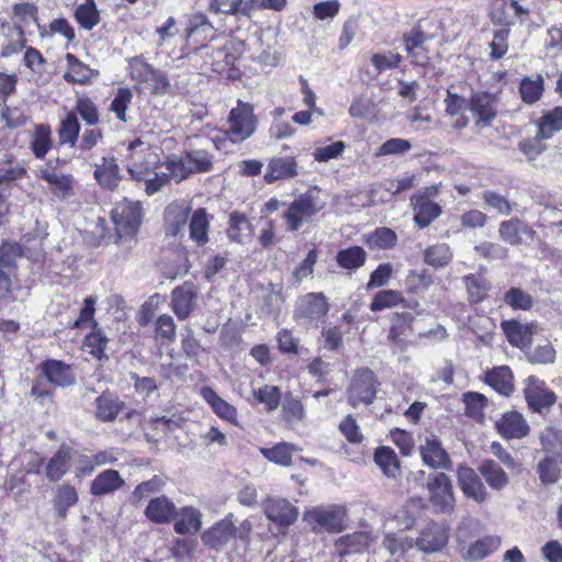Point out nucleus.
<instances>
[{"mask_svg": "<svg viewBox=\"0 0 562 562\" xmlns=\"http://www.w3.org/2000/svg\"><path fill=\"white\" fill-rule=\"evenodd\" d=\"M325 206L319 190L314 187L300 194L283 214L289 231L295 232L304 222L316 215Z\"/></svg>", "mask_w": 562, "mask_h": 562, "instance_id": "nucleus-1", "label": "nucleus"}, {"mask_svg": "<svg viewBox=\"0 0 562 562\" xmlns=\"http://www.w3.org/2000/svg\"><path fill=\"white\" fill-rule=\"evenodd\" d=\"M303 519L314 531L336 533L346 528L347 508L337 504L315 506L304 512Z\"/></svg>", "mask_w": 562, "mask_h": 562, "instance_id": "nucleus-2", "label": "nucleus"}, {"mask_svg": "<svg viewBox=\"0 0 562 562\" xmlns=\"http://www.w3.org/2000/svg\"><path fill=\"white\" fill-rule=\"evenodd\" d=\"M347 393L348 402L352 407H357L359 404H371L376 394V380L373 371L358 369L350 381Z\"/></svg>", "mask_w": 562, "mask_h": 562, "instance_id": "nucleus-3", "label": "nucleus"}, {"mask_svg": "<svg viewBox=\"0 0 562 562\" xmlns=\"http://www.w3.org/2000/svg\"><path fill=\"white\" fill-rule=\"evenodd\" d=\"M142 217V205L138 201L123 200L112 211V220L120 238L134 236Z\"/></svg>", "mask_w": 562, "mask_h": 562, "instance_id": "nucleus-4", "label": "nucleus"}, {"mask_svg": "<svg viewBox=\"0 0 562 562\" xmlns=\"http://www.w3.org/2000/svg\"><path fill=\"white\" fill-rule=\"evenodd\" d=\"M143 145V142L136 139L128 146L131 154L128 156L126 167L131 177L136 181L143 180L146 176H151L158 165L157 155L148 147L145 150H137V147Z\"/></svg>", "mask_w": 562, "mask_h": 562, "instance_id": "nucleus-5", "label": "nucleus"}, {"mask_svg": "<svg viewBox=\"0 0 562 562\" xmlns=\"http://www.w3.org/2000/svg\"><path fill=\"white\" fill-rule=\"evenodd\" d=\"M525 384L524 394L531 411L542 413L555 403L557 395L547 387L544 381L536 376H528Z\"/></svg>", "mask_w": 562, "mask_h": 562, "instance_id": "nucleus-6", "label": "nucleus"}, {"mask_svg": "<svg viewBox=\"0 0 562 562\" xmlns=\"http://www.w3.org/2000/svg\"><path fill=\"white\" fill-rule=\"evenodd\" d=\"M430 502L440 512H448L454 505L451 480L445 473H438L429 477L427 482Z\"/></svg>", "mask_w": 562, "mask_h": 562, "instance_id": "nucleus-7", "label": "nucleus"}, {"mask_svg": "<svg viewBox=\"0 0 562 562\" xmlns=\"http://www.w3.org/2000/svg\"><path fill=\"white\" fill-rule=\"evenodd\" d=\"M459 486L465 497L477 504L486 502L488 492L476 472L468 465H459L457 469Z\"/></svg>", "mask_w": 562, "mask_h": 562, "instance_id": "nucleus-8", "label": "nucleus"}, {"mask_svg": "<svg viewBox=\"0 0 562 562\" xmlns=\"http://www.w3.org/2000/svg\"><path fill=\"white\" fill-rule=\"evenodd\" d=\"M419 452L424 464L431 469L448 470L451 468L449 454L435 435L426 436L424 442L419 446Z\"/></svg>", "mask_w": 562, "mask_h": 562, "instance_id": "nucleus-9", "label": "nucleus"}, {"mask_svg": "<svg viewBox=\"0 0 562 562\" xmlns=\"http://www.w3.org/2000/svg\"><path fill=\"white\" fill-rule=\"evenodd\" d=\"M246 109L241 101H238V106L233 109L227 120V126L224 132V137L218 138L216 146L225 147L226 142L232 144H239L246 138Z\"/></svg>", "mask_w": 562, "mask_h": 562, "instance_id": "nucleus-10", "label": "nucleus"}, {"mask_svg": "<svg viewBox=\"0 0 562 562\" xmlns=\"http://www.w3.org/2000/svg\"><path fill=\"white\" fill-rule=\"evenodd\" d=\"M448 539L449 532L443 525L430 522L422 530L415 543L423 552H437L446 547Z\"/></svg>", "mask_w": 562, "mask_h": 562, "instance_id": "nucleus-11", "label": "nucleus"}, {"mask_svg": "<svg viewBox=\"0 0 562 562\" xmlns=\"http://www.w3.org/2000/svg\"><path fill=\"white\" fill-rule=\"evenodd\" d=\"M501 327L508 342L520 350L529 349L532 344V337L536 326L533 324H522L518 321H503Z\"/></svg>", "mask_w": 562, "mask_h": 562, "instance_id": "nucleus-12", "label": "nucleus"}, {"mask_svg": "<svg viewBox=\"0 0 562 562\" xmlns=\"http://www.w3.org/2000/svg\"><path fill=\"white\" fill-rule=\"evenodd\" d=\"M375 540L371 531H356L338 538L335 549L339 555L356 554L366 551Z\"/></svg>", "mask_w": 562, "mask_h": 562, "instance_id": "nucleus-13", "label": "nucleus"}, {"mask_svg": "<svg viewBox=\"0 0 562 562\" xmlns=\"http://www.w3.org/2000/svg\"><path fill=\"white\" fill-rule=\"evenodd\" d=\"M499 237L512 246L520 245L532 240L536 231L519 220H508L499 224Z\"/></svg>", "mask_w": 562, "mask_h": 562, "instance_id": "nucleus-14", "label": "nucleus"}, {"mask_svg": "<svg viewBox=\"0 0 562 562\" xmlns=\"http://www.w3.org/2000/svg\"><path fill=\"white\" fill-rule=\"evenodd\" d=\"M265 513L269 520L279 526L292 525L299 516L297 508L282 498H269L265 505Z\"/></svg>", "mask_w": 562, "mask_h": 562, "instance_id": "nucleus-15", "label": "nucleus"}, {"mask_svg": "<svg viewBox=\"0 0 562 562\" xmlns=\"http://www.w3.org/2000/svg\"><path fill=\"white\" fill-rule=\"evenodd\" d=\"M411 205L414 210V222L420 228L429 226L442 213L441 206L425 195H413Z\"/></svg>", "mask_w": 562, "mask_h": 562, "instance_id": "nucleus-16", "label": "nucleus"}, {"mask_svg": "<svg viewBox=\"0 0 562 562\" xmlns=\"http://www.w3.org/2000/svg\"><path fill=\"white\" fill-rule=\"evenodd\" d=\"M43 375L50 384L59 387H66L75 384V374L69 364L59 360H46L40 364Z\"/></svg>", "mask_w": 562, "mask_h": 562, "instance_id": "nucleus-17", "label": "nucleus"}, {"mask_svg": "<svg viewBox=\"0 0 562 562\" xmlns=\"http://www.w3.org/2000/svg\"><path fill=\"white\" fill-rule=\"evenodd\" d=\"M495 98L485 92L472 94L469 109L476 117V124L487 126L496 116Z\"/></svg>", "mask_w": 562, "mask_h": 562, "instance_id": "nucleus-18", "label": "nucleus"}, {"mask_svg": "<svg viewBox=\"0 0 562 562\" xmlns=\"http://www.w3.org/2000/svg\"><path fill=\"white\" fill-rule=\"evenodd\" d=\"M498 432L506 439L524 438L529 432V425L517 412L505 413L496 423Z\"/></svg>", "mask_w": 562, "mask_h": 562, "instance_id": "nucleus-19", "label": "nucleus"}, {"mask_svg": "<svg viewBox=\"0 0 562 562\" xmlns=\"http://www.w3.org/2000/svg\"><path fill=\"white\" fill-rule=\"evenodd\" d=\"M190 207L184 202H173L165 210V231L167 236L176 237L183 231Z\"/></svg>", "mask_w": 562, "mask_h": 562, "instance_id": "nucleus-20", "label": "nucleus"}, {"mask_svg": "<svg viewBox=\"0 0 562 562\" xmlns=\"http://www.w3.org/2000/svg\"><path fill=\"white\" fill-rule=\"evenodd\" d=\"M79 501L75 486L64 483L54 488L52 504L58 520L67 517L69 508L74 507Z\"/></svg>", "mask_w": 562, "mask_h": 562, "instance_id": "nucleus-21", "label": "nucleus"}, {"mask_svg": "<svg viewBox=\"0 0 562 562\" xmlns=\"http://www.w3.org/2000/svg\"><path fill=\"white\" fill-rule=\"evenodd\" d=\"M145 516L155 524H167L177 517L176 505L166 496L149 501Z\"/></svg>", "mask_w": 562, "mask_h": 562, "instance_id": "nucleus-22", "label": "nucleus"}, {"mask_svg": "<svg viewBox=\"0 0 562 562\" xmlns=\"http://www.w3.org/2000/svg\"><path fill=\"white\" fill-rule=\"evenodd\" d=\"M235 526L229 519H223L202 535L204 544L213 549H220L228 543L235 535Z\"/></svg>", "mask_w": 562, "mask_h": 562, "instance_id": "nucleus-23", "label": "nucleus"}, {"mask_svg": "<svg viewBox=\"0 0 562 562\" xmlns=\"http://www.w3.org/2000/svg\"><path fill=\"white\" fill-rule=\"evenodd\" d=\"M65 59L67 63V70L63 78L67 82L86 85L91 82V80L99 75L98 71L91 69L72 54L67 53Z\"/></svg>", "mask_w": 562, "mask_h": 562, "instance_id": "nucleus-24", "label": "nucleus"}, {"mask_svg": "<svg viewBox=\"0 0 562 562\" xmlns=\"http://www.w3.org/2000/svg\"><path fill=\"white\" fill-rule=\"evenodd\" d=\"M196 299V291L193 284L184 283L172 291V308L175 314L184 319L191 313Z\"/></svg>", "mask_w": 562, "mask_h": 562, "instance_id": "nucleus-25", "label": "nucleus"}, {"mask_svg": "<svg viewBox=\"0 0 562 562\" xmlns=\"http://www.w3.org/2000/svg\"><path fill=\"white\" fill-rule=\"evenodd\" d=\"M74 457V450L67 445H61L49 459L46 465V477L50 482L60 480L69 469V462Z\"/></svg>", "mask_w": 562, "mask_h": 562, "instance_id": "nucleus-26", "label": "nucleus"}, {"mask_svg": "<svg viewBox=\"0 0 562 562\" xmlns=\"http://www.w3.org/2000/svg\"><path fill=\"white\" fill-rule=\"evenodd\" d=\"M94 178L101 187L108 190L116 189L122 177L115 159L103 157L101 164H95Z\"/></svg>", "mask_w": 562, "mask_h": 562, "instance_id": "nucleus-27", "label": "nucleus"}, {"mask_svg": "<svg viewBox=\"0 0 562 562\" xmlns=\"http://www.w3.org/2000/svg\"><path fill=\"white\" fill-rule=\"evenodd\" d=\"M41 177L47 182L49 190L57 199L64 200L72 195V177L70 175L44 169L41 171Z\"/></svg>", "mask_w": 562, "mask_h": 562, "instance_id": "nucleus-28", "label": "nucleus"}, {"mask_svg": "<svg viewBox=\"0 0 562 562\" xmlns=\"http://www.w3.org/2000/svg\"><path fill=\"white\" fill-rule=\"evenodd\" d=\"M373 460L385 476L396 479L401 474V463L392 448L386 446L376 448Z\"/></svg>", "mask_w": 562, "mask_h": 562, "instance_id": "nucleus-29", "label": "nucleus"}, {"mask_svg": "<svg viewBox=\"0 0 562 562\" xmlns=\"http://www.w3.org/2000/svg\"><path fill=\"white\" fill-rule=\"evenodd\" d=\"M124 485V480L115 470H105L95 476L91 483L90 493L102 496L117 491Z\"/></svg>", "mask_w": 562, "mask_h": 562, "instance_id": "nucleus-30", "label": "nucleus"}, {"mask_svg": "<svg viewBox=\"0 0 562 562\" xmlns=\"http://www.w3.org/2000/svg\"><path fill=\"white\" fill-rule=\"evenodd\" d=\"M521 13H524V10L516 0H496L491 18L494 23L508 26L514 24Z\"/></svg>", "mask_w": 562, "mask_h": 562, "instance_id": "nucleus-31", "label": "nucleus"}, {"mask_svg": "<svg viewBox=\"0 0 562 562\" xmlns=\"http://www.w3.org/2000/svg\"><path fill=\"white\" fill-rule=\"evenodd\" d=\"M201 396L220 418L231 423L236 422V408L220 397L213 389L206 386L202 387Z\"/></svg>", "mask_w": 562, "mask_h": 562, "instance_id": "nucleus-32", "label": "nucleus"}, {"mask_svg": "<svg viewBox=\"0 0 562 562\" xmlns=\"http://www.w3.org/2000/svg\"><path fill=\"white\" fill-rule=\"evenodd\" d=\"M95 405V416L101 422H113L124 407V403L111 393H102Z\"/></svg>", "mask_w": 562, "mask_h": 562, "instance_id": "nucleus-33", "label": "nucleus"}, {"mask_svg": "<svg viewBox=\"0 0 562 562\" xmlns=\"http://www.w3.org/2000/svg\"><path fill=\"white\" fill-rule=\"evenodd\" d=\"M296 175V161L293 157L272 159L265 173L267 182L271 183L280 179L291 178Z\"/></svg>", "mask_w": 562, "mask_h": 562, "instance_id": "nucleus-34", "label": "nucleus"}, {"mask_svg": "<svg viewBox=\"0 0 562 562\" xmlns=\"http://www.w3.org/2000/svg\"><path fill=\"white\" fill-rule=\"evenodd\" d=\"M477 470L491 488L499 491L507 486L508 476L495 461L484 460Z\"/></svg>", "mask_w": 562, "mask_h": 562, "instance_id": "nucleus-35", "label": "nucleus"}, {"mask_svg": "<svg viewBox=\"0 0 562 562\" xmlns=\"http://www.w3.org/2000/svg\"><path fill=\"white\" fill-rule=\"evenodd\" d=\"M562 130V108L557 106L546 112L538 121L539 139H548L552 135Z\"/></svg>", "mask_w": 562, "mask_h": 562, "instance_id": "nucleus-36", "label": "nucleus"}, {"mask_svg": "<svg viewBox=\"0 0 562 562\" xmlns=\"http://www.w3.org/2000/svg\"><path fill=\"white\" fill-rule=\"evenodd\" d=\"M512 370L506 367L494 368L486 374V382L499 394L508 396L514 390Z\"/></svg>", "mask_w": 562, "mask_h": 562, "instance_id": "nucleus-37", "label": "nucleus"}, {"mask_svg": "<svg viewBox=\"0 0 562 562\" xmlns=\"http://www.w3.org/2000/svg\"><path fill=\"white\" fill-rule=\"evenodd\" d=\"M179 518L175 522V530L177 533L187 535L195 533L201 527V513L193 507H183L177 512Z\"/></svg>", "mask_w": 562, "mask_h": 562, "instance_id": "nucleus-38", "label": "nucleus"}, {"mask_svg": "<svg viewBox=\"0 0 562 562\" xmlns=\"http://www.w3.org/2000/svg\"><path fill=\"white\" fill-rule=\"evenodd\" d=\"M452 258V250L446 243L431 245L424 251V261L435 269L445 268L451 262Z\"/></svg>", "mask_w": 562, "mask_h": 562, "instance_id": "nucleus-39", "label": "nucleus"}, {"mask_svg": "<svg viewBox=\"0 0 562 562\" xmlns=\"http://www.w3.org/2000/svg\"><path fill=\"white\" fill-rule=\"evenodd\" d=\"M210 217L204 209L194 211L190 221V238L201 246L209 241Z\"/></svg>", "mask_w": 562, "mask_h": 562, "instance_id": "nucleus-40", "label": "nucleus"}, {"mask_svg": "<svg viewBox=\"0 0 562 562\" xmlns=\"http://www.w3.org/2000/svg\"><path fill=\"white\" fill-rule=\"evenodd\" d=\"M52 145L50 127L44 124L36 125L30 144V148L34 156L38 159L44 158L50 150Z\"/></svg>", "mask_w": 562, "mask_h": 562, "instance_id": "nucleus-41", "label": "nucleus"}, {"mask_svg": "<svg viewBox=\"0 0 562 562\" xmlns=\"http://www.w3.org/2000/svg\"><path fill=\"white\" fill-rule=\"evenodd\" d=\"M464 285L467 288L470 301L474 303L482 302L491 289L488 280L481 273L465 276Z\"/></svg>", "mask_w": 562, "mask_h": 562, "instance_id": "nucleus-42", "label": "nucleus"}, {"mask_svg": "<svg viewBox=\"0 0 562 562\" xmlns=\"http://www.w3.org/2000/svg\"><path fill=\"white\" fill-rule=\"evenodd\" d=\"M297 450L294 445L289 442H280L272 448H260V452L266 459L282 467L291 464L292 454Z\"/></svg>", "mask_w": 562, "mask_h": 562, "instance_id": "nucleus-43", "label": "nucleus"}, {"mask_svg": "<svg viewBox=\"0 0 562 562\" xmlns=\"http://www.w3.org/2000/svg\"><path fill=\"white\" fill-rule=\"evenodd\" d=\"M502 539L498 536H486L473 542L468 549V558L474 561L482 560L495 552L501 547Z\"/></svg>", "mask_w": 562, "mask_h": 562, "instance_id": "nucleus-44", "label": "nucleus"}, {"mask_svg": "<svg viewBox=\"0 0 562 562\" xmlns=\"http://www.w3.org/2000/svg\"><path fill=\"white\" fill-rule=\"evenodd\" d=\"M519 92L522 101L528 104H533L543 93V78L541 75L535 77H525L519 87Z\"/></svg>", "mask_w": 562, "mask_h": 562, "instance_id": "nucleus-45", "label": "nucleus"}, {"mask_svg": "<svg viewBox=\"0 0 562 562\" xmlns=\"http://www.w3.org/2000/svg\"><path fill=\"white\" fill-rule=\"evenodd\" d=\"M397 236L394 231L387 227L376 228L366 237V244L370 249H391L396 245Z\"/></svg>", "mask_w": 562, "mask_h": 562, "instance_id": "nucleus-46", "label": "nucleus"}, {"mask_svg": "<svg viewBox=\"0 0 562 562\" xmlns=\"http://www.w3.org/2000/svg\"><path fill=\"white\" fill-rule=\"evenodd\" d=\"M336 260L340 267L353 270L364 265L367 252L359 246H352L338 251Z\"/></svg>", "mask_w": 562, "mask_h": 562, "instance_id": "nucleus-47", "label": "nucleus"}, {"mask_svg": "<svg viewBox=\"0 0 562 562\" xmlns=\"http://www.w3.org/2000/svg\"><path fill=\"white\" fill-rule=\"evenodd\" d=\"M76 21L85 30H92L100 23V14L94 0H86L75 11Z\"/></svg>", "mask_w": 562, "mask_h": 562, "instance_id": "nucleus-48", "label": "nucleus"}, {"mask_svg": "<svg viewBox=\"0 0 562 562\" xmlns=\"http://www.w3.org/2000/svg\"><path fill=\"white\" fill-rule=\"evenodd\" d=\"M414 546V540L403 533L389 532L384 536L382 547L389 552L390 557L402 555Z\"/></svg>", "mask_w": 562, "mask_h": 562, "instance_id": "nucleus-49", "label": "nucleus"}, {"mask_svg": "<svg viewBox=\"0 0 562 562\" xmlns=\"http://www.w3.org/2000/svg\"><path fill=\"white\" fill-rule=\"evenodd\" d=\"M252 394L255 401L262 404L265 409L268 412L277 409L280 404L281 393L278 386L263 385L252 387Z\"/></svg>", "mask_w": 562, "mask_h": 562, "instance_id": "nucleus-50", "label": "nucleus"}, {"mask_svg": "<svg viewBox=\"0 0 562 562\" xmlns=\"http://www.w3.org/2000/svg\"><path fill=\"white\" fill-rule=\"evenodd\" d=\"M80 131V123L75 112H69L61 121L58 131L60 144H69L75 147Z\"/></svg>", "mask_w": 562, "mask_h": 562, "instance_id": "nucleus-51", "label": "nucleus"}, {"mask_svg": "<svg viewBox=\"0 0 562 562\" xmlns=\"http://www.w3.org/2000/svg\"><path fill=\"white\" fill-rule=\"evenodd\" d=\"M463 403L465 405V414L473 419L482 422L484 418V409L487 405V398L477 392H467L463 394Z\"/></svg>", "mask_w": 562, "mask_h": 562, "instance_id": "nucleus-52", "label": "nucleus"}, {"mask_svg": "<svg viewBox=\"0 0 562 562\" xmlns=\"http://www.w3.org/2000/svg\"><path fill=\"white\" fill-rule=\"evenodd\" d=\"M404 301L403 294L395 290H383L379 291L371 304L370 310L372 312L382 311L385 308H392L394 306H397L400 303Z\"/></svg>", "mask_w": 562, "mask_h": 562, "instance_id": "nucleus-53", "label": "nucleus"}, {"mask_svg": "<svg viewBox=\"0 0 562 562\" xmlns=\"http://www.w3.org/2000/svg\"><path fill=\"white\" fill-rule=\"evenodd\" d=\"M26 173L24 167L20 164H13L12 155H5V159L0 164V186L21 179Z\"/></svg>", "mask_w": 562, "mask_h": 562, "instance_id": "nucleus-54", "label": "nucleus"}, {"mask_svg": "<svg viewBox=\"0 0 562 562\" xmlns=\"http://www.w3.org/2000/svg\"><path fill=\"white\" fill-rule=\"evenodd\" d=\"M504 302L514 310L528 311L532 307V296L519 288L509 289L505 296Z\"/></svg>", "mask_w": 562, "mask_h": 562, "instance_id": "nucleus-55", "label": "nucleus"}, {"mask_svg": "<svg viewBox=\"0 0 562 562\" xmlns=\"http://www.w3.org/2000/svg\"><path fill=\"white\" fill-rule=\"evenodd\" d=\"M282 415L288 424L294 425L303 420L305 409L300 400L286 397L282 405Z\"/></svg>", "mask_w": 562, "mask_h": 562, "instance_id": "nucleus-56", "label": "nucleus"}, {"mask_svg": "<svg viewBox=\"0 0 562 562\" xmlns=\"http://www.w3.org/2000/svg\"><path fill=\"white\" fill-rule=\"evenodd\" d=\"M38 31L42 36L52 37L55 34H60L67 42H71L75 38V32L70 23L66 19H56L49 23L48 30L41 27L37 24Z\"/></svg>", "mask_w": 562, "mask_h": 562, "instance_id": "nucleus-57", "label": "nucleus"}, {"mask_svg": "<svg viewBox=\"0 0 562 562\" xmlns=\"http://www.w3.org/2000/svg\"><path fill=\"white\" fill-rule=\"evenodd\" d=\"M186 155L183 157H171L166 161V168L169 171V178L180 182L192 173Z\"/></svg>", "mask_w": 562, "mask_h": 562, "instance_id": "nucleus-58", "label": "nucleus"}, {"mask_svg": "<svg viewBox=\"0 0 562 562\" xmlns=\"http://www.w3.org/2000/svg\"><path fill=\"white\" fill-rule=\"evenodd\" d=\"M412 149L409 140L404 138H390L384 142L376 150V157L402 155Z\"/></svg>", "mask_w": 562, "mask_h": 562, "instance_id": "nucleus-59", "label": "nucleus"}, {"mask_svg": "<svg viewBox=\"0 0 562 562\" xmlns=\"http://www.w3.org/2000/svg\"><path fill=\"white\" fill-rule=\"evenodd\" d=\"M74 112L76 114L78 113L81 119L89 125H95L99 122V113L97 106L89 98H78Z\"/></svg>", "mask_w": 562, "mask_h": 562, "instance_id": "nucleus-60", "label": "nucleus"}, {"mask_svg": "<svg viewBox=\"0 0 562 562\" xmlns=\"http://www.w3.org/2000/svg\"><path fill=\"white\" fill-rule=\"evenodd\" d=\"M133 93L128 88H120L114 100L111 103L110 110L115 113L116 117L122 122H126V110L131 104Z\"/></svg>", "mask_w": 562, "mask_h": 562, "instance_id": "nucleus-61", "label": "nucleus"}, {"mask_svg": "<svg viewBox=\"0 0 562 562\" xmlns=\"http://www.w3.org/2000/svg\"><path fill=\"white\" fill-rule=\"evenodd\" d=\"M304 301L307 304L306 312L311 317L324 316L329 311V305L323 293H308Z\"/></svg>", "mask_w": 562, "mask_h": 562, "instance_id": "nucleus-62", "label": "nucleus"}, {"mask_svg": "<svg viewBox=\"0 0 562 562\" xmlns=\"http://www.w3.org/2000/svg\"><path fill=\"white\" fill-rule=\"evenodd\" d=\"M401 60L402 56L393 52L378 53L371 57V63L378 72L397 68Z\"/></svg>", "mask_w": 562, "mask_h": 562, "instance_id": "nucleus-63", "label": "nucleus"}, {"mask_svg": "<svg viewBox=\"0 0 562 562\" xmlns=\"http://www.w3.org/2000/svg\"><path fill=\"white\" fill-rule=\"evenodd\" d=\"M108 344V338L101 329H94L85 339V346L89 352L98 359L104 357V349Z\"/></svg>", "mask_w": 562, "mask_h": 562, "instance_id": "nucleus-64", "label": "nucleus"}]
</instances>
